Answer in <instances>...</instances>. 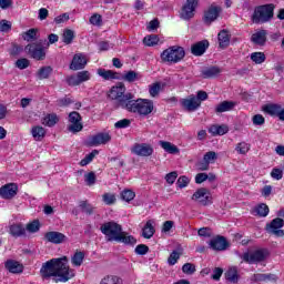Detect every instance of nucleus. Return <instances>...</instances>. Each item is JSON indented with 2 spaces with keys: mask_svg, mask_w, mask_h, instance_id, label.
Wrapping results in <instances>:
<instances>
[{
  "mask_svg": "<svg viewBox=\"0 0 284 284\" xmlns=\"http://www.w3.org/2000/svg\"><path fill=\"white\" fill-rule=\"evenodd\" d=\"M40 274L42 278L54 276V283H68L70 278H74V270H70V266H68L67 256L45 262L40 270Z\"/></svg>",
  "mask_w": 284,
  "mask_h": 284,
  "instance_id": "nucleus-1",
  "label": "nucleus"
},
{
  "mask_svg": "<svg viewBox=\"0 0 284 284\" xmlns=\"http://www.w3.org/2000/svg\"><path fill=\"white\" fill-rule=\"evenodd\" d=\"M121 108L126 110V112L145 119V116H150L154 112V101L141 98L134 100V94L126 93L123 100H121Z\"/></svg>",
  "mask_w": 284,
  "mask_h": 284,
  "instance_id": "nucleus-2",
  "label": "nucleus"
},
{
  "mask_svg": "<svg viewBox=\"0 0 284 284\" xmlns=\"http://www.w3.org/2000/svg\"><path fill=\"white\" fill-rule=\"evenodd\" d=\"M100 232L104 234L109 243L115 242L124 243V245H136V239L123 232V226L114 221L103 223L100 226Z\"/></svg>",
  "mask_w": 284,
  "mask_h": 284,
  "instance_id": "nucleus-3",
  "label": "nucleus"
},
{
  "mask_svg": "<svg viewBox=\"0 0 284 284\" xmlns=\"http://www.w3.org/2000/svg\"><path fill=\"white\" fill-rule=\"evenodd\" d=\"M276 6L274 3L263 4L255 8L252 14L253 23H268L274 19V10Z\"/></svg>",
  "mask_w": 284,
  "mask_h": 284,
  "instance_id": "nucleus-4",
  "label": "nucleus"
},
{
  "mask_svg": "<svg viewBox=\"0 0 284 284\" xmlns=\"http://www.w3.org/2000/svg\"><path fill=\"white\" fill-rule=\"evenodd\" d=\"M185 59V50L182 47L173 45L161 53L164 63H179Z\"/></svg>",
  "mask_w": 284,
  "mask_h": 284,
  "instance_id": "nucleus-5",
  "label": "nucleus"
},
{
  "mask_svg": "<svg viewBox=\"0 0 284 284\" xmlns=\"http://www.w3.org/2000/svg\"><path fill=\"white\" fill-rule=\"evenodd\" d=\"M270 256V251L267 248H258L254 251L253 253H244L241 258L244 261V263H248L250 265L254 263H261L265 261Z\"/></svg>",
  "mask_w": 284,
  "mask_h": 284,
  "instance_id": "nucleus-6",
  "label": "nucleus"
},
{
  "mask_svg": "<svg viewBox=\"0 0 284 284\" xmlns=\"http://www.w3.org/2000/svg\"><path fill=\"white\" fill-rule=\"evenodd\" d=\"M24 52L36 61H45V48L41 43H29L24 47Z\"/></svg>",
  "mask_w": 284,
  "mask_h": 284,
  "instance_id": "nucleus-7",
  "label": "nucleus"
},
{
  "mask_svg": "<svg viewBox=\"0 0 284 284\" xmlns=\"http://www.w3.org/2000/svg\"><path fill=\"white\" fill-rule=\"evenodd\" d=\"M196 8H199V0H186L180 13L181 19L184 21H190V19H193Z\"/></svg>",
  "mask_w": 284,
  "mask_h": 284,
  "instance_id": "nucleus-8",
  "label": "nucleus"
},
{
  "mask_svg": "<svg viewBox=\"0 0 284 284\" xmlns=\"http://www.w3.org/2000/svg\"><path fill=\"white\" fill-rule=\"evenodd\" d=\"M192 201L200 203V205H212V193L205 187L197 189L192 195Z\"/></svg>",
  "mask_w": 284,
  "mask_h": 284,
  "instance_id": "nucleus-9",
  "label": "nucleus"
},
{
  "mask_svg": "<svg viewBox=\"0 0 284 284\" xmlns=\"http://www.w3.org/2000/svg\"><path fill=\"white\" fill-rule=\"evenodd\" d=\"M284 227V220L281 217H276L271 221V223L266 224V232L268 234H273V236L283 237L284 231L282 230Z\"/></svg>",
  "mask_w": 284,
  "mask_h": 284,
  "instance_id": "nucleus-10",
  "label": "nucleus"
},
{
  "mask_svg": "<svg viewBox=\"0 0 284 284\" xmlns=\"http://www.w3.org/2000/svg\"><path fill=\"white\" fill-rule=\"evenodd\" d=\"M69 123H71V125H69L68 130L73 134H77V132H81V130H83V124L81 123V114H79L77 111L69 113Z\"/></svg>",
  "mask_w": 284,
  "mask_h": 284,
  "instance_id": "nucleus-11",
  "label": "nucleus"
},
{
  "mask_svg": "<svg viewBox=\"0 0 284 284\" xmlns=\"http://www.w3.org/2000/svg\"><path fill=\"white\" fill-rule=\"evenodd\" d=\"M126 95L128 93H125V84L121 82L118 83L115 87H112L109 94L110 99H112L113 101H118L120 108L121 101H123V99H125Z\"/></svg>",
  "mask_w": 284,
  "mask_h": 284,
  "instance_id": "nucleus-12",
  "label": "nucleus"
},
{
  "mask_svg": "<svg viewBox=\"0 0 284 284\" xmlns=\"http://www.w3.org/2000/svg\"><path fill=\"white\" fill-rule=\"evenodd\" d=\"M183 110L186 112H196L201 108V102L196 99V95H190L189 98L180 101Z\"/></svg>",
  "mask_w": 284,
  "mask_h": 284,
  "instance_id": "nucleus-13",
  "label": "nucleus"
},
{
  "mask_svg": "<svg viewBox=\"0 0 284 284\" xmlns=\"http://www.w3.org/2000/svg\"><path fill=\"white\" fill-rule=\"evenodd\" d=\"M19 192V186L14 183L4 184L0 187V196L6 201L14 199L16 194Z\"/></svg>",
  "mask_w": 284,
  "mask_h": 284,
  "instance_id": "nucleus-14",
  "label": "nucleus"
},
{
  "mask_svg": "<svg viewBox=\"0 0 284 284\" xmlns=\"http://www.w3.org/2000/svg\"><path fill=\"white\" fill-rule=\"evenodd\" d=\"M44 240L47 243H52L53 245H61L68 241V236L61 232L50 231L44 234Z\"/></svg>",
  "mask_w": 284,
  "mask_h": 284,
  "instance_id": "nucleus-15",
  "label": "nucleus"
},
{
  "mask_svg": "<svg viewBox=\"0 0 284 284\" xmlns=\"http://www.w3.org/2000/svg\"><path fill=\"white\" fill-rule=\"evenodd\" d=\"M112 141V135L110 133H98L89 139V145L91 148H97V145H105Z\"/></svg>",
  "mask_w": 284,
  "mask_h": 284,
  "instance_id": "nucleus-16",
  "label": "nucleus"
},
{
  "mask_svg": "<svg viewBox=\"0 0 284 284\" xmlns=\"http://www.w3.org/2000/svg\"><path fill=\"white\" fill-rule=\"evenodd\" d=\"M209 245L211 250H214L215 252H224V250H227V247H230L227 240L221 235L213 237L210 241Z\"/></svg>",
  "mask_w": 284,
  "mask_h": 284,
  "instance_id": "nucleus-17",
  "label": "nucleus"
},
{
  "mask_svg": "<svg viewBox=\"0 0 284 284\" xmlns=\"http://www.w3.org/2000/svg\"><path fill=\"white\" fill-rule=\"evenodd\" d=\"M133 154L136 156H152L154 149L148 143L135 144L132 149Z\"/></svg>",
  "mask_w": 284,
  "mask_h": 284,
  "instance_id": "nucleus-18",
  "label": "nucleus"
},
{
  "mask_svg": "<svg viewBox=\"0 0 284 284\" xmlns=\"http://www.w3.org/2000/svg\"><path fill=\"white\" fill-rule=\"evenodd\" d=\"M219 14H221V8L219 7H211L207 11L204 12L203 21L206 26H211L219 19Z\"/></svg>",
  "mask_w": 284,
  "mask_h": 284,
  "instance_id": "nucleus-19",
  "label": "nucleus"
},
{
  "mask_svg": "<svg viewBox=\"0 0 284 284\" xmlns=\"http://www.w3.org/2000/svg\"><path fill=\"white\" fill-rule=\"evenodd\" d=\"M88 65V59H85V55L82 53H78L73 57L71 64H70V70H83Z\"/></svg>",
  "mask_w": 284,
  "mask_h": 284,
  "instance_id": "nucleus-20",
  "label": "nucleus"
},
{
  "mask_svg": "<svg viewBox=\"0 0 284 284\" xmlns=\"http://www.w3.org/2000/svg\"><path fill=\"white\" fill-rule=\"evenodd\" d=\"M207 48H210V42L207 40H202L191 47V52L194 57H203Z\"/></svg>",
  "mask_w": 284,
  "mask_h": 284,
  "instance_id": "nucleus-21",
  "label": "nucleus"
},
{
  "mask_svg": "<svg viewBox=\"0 0 284 284\" xmlns=\"http://www.w3.org/2000/svg\"><path fill=\"white\" fill-rule=\"evenodd\" d=\"M252 43L255 45H265L267 43V30L262 29L255 33L252 34L251 37Z\"/></svg>",
  "mask_w": 284,
  "mask_h": 284,
  "instance_id": "nucleus-22",
  "label": "nucleus"
},
{
  "mask_svg": "<svg viewBox=\"0 0 284 284\" xmlns=\"http://www.w3.org/2000/svg\"><path fill=\"white\" fill-rule=\"evenodd\" d=\"M230 132V126L227 124H213L209 128V133L212 136H223Z\"/></svg>",
  "mask_w": 284,
  "mask_h": 284,
  "instance_id": "nucleus-23",
  "label": "nucleus"
},
{
  "mask_svg": "<svg viewBox=\"0 0 284 284\" xmlns=\"http://www.w3.org/2000/svg\"><path fill=\"white\" fill-rule=\"evenodd\" d=\"M4 267L11 274H21L23 272V264L19 263L18 261H14V260H8L4 263Z\"/></svg>",
  "mask_w": 284,
  "mask_h": 284,
  "instance_id": "nucleus-24",
  "label": "nucleus"
},
{
  "mask_svg": "<svg viewBox=\"0 0 284 284\" xmlns=\"http://www.w3.org/2000/svg\"><path fill=\"white\" fill-rule=\"evenodd\" d=\"M9 234L14 239L26 236V226L21 223H13L9 226Z\"/></svg>",
  "mask_w": 284,
  "mask_h": 284,
  "instance_id": "nucleus-25",
  "label": "nucleus"
},
{
  "mask_svg": "<svg viewBox=\"0 0 284 284\" xmlns=\"http://www.w3.org/2000/svg\"><path fill=\"white\" fill-rule=\"evenodd\" d=\"M217 41H219L220 48H222V50H225V48L230 45V31L225 29L220 31L217 34Z\"/></svg>",
  "mask_w": 284,
  "mask_h": 284,
  "instance_id": "nucleus-26",
  "label": "nucleus"
},
{
  "mask_svg": "<svg viewBox=\"0 0 284 284\" xmlns=\"http://www.w3.org/2000/svg\"><path fill=\"white\" fill-rule=\"evenodd\" d=\"M159 145L162 148V150H164V152H168V154H179V152H181L179 146L172 144V142L169 141L161 140Z\"/></svg>",
  "mask_w": 284,
  "mask_h": 284,
  "instance_id": "nucleus-27",
  "label": "nucleus"
},
{
  "mask_svg": "<svg viewBox=\"0 0 284 284\" xmlns=\"http://www.w3.org/2000/svg\"><path fill=\"white\" fill-rule=\"evenodd\" d=\"M155 232L156 230H154V221L149 220L142 229V236L143 239H152Z\"/></svg>",
  "mask_w": 284,
  "mask_h": 284,
  "instance_id": "nucleus-28",
  "label": "nucleus"
},
{
  "mask_svg": "<svg viewBox=\"0 0 284 284\" xmlns=\"http://www.w3.org/2000/svg\"><path fill=\"white\" fill-rule=\"evenodd\" d=\"M233 108H236V102L232 101H223L222 103L217 104L215 108V112L221 114L223 112H230Z\"/></svg>",
  "mask_w": 284,
  "mask_h": 284,
  "instance_id": "nucleus-29",
  "label": "nucleus"
},
{
  "mask_svg": "<svg viewBox=\"0 0 284 284\" xmlns=\"http://www.w3.org/2000/svg\"><path fill=\"white\" fill-rule=\"evenodd\" d=\"M225 278L229 281V283L236 284L239 283V268L236 266L230 267L225 273Z\"/></svg>",
  "mask_w": 284,
  "mask_h": 284,
  "instance_id": "nucleus-30",
  "label": "nucleus"
},
{
  "mask_svg": "<svg viewBox=\"0 0 284 284\" xmlns=\"http://www.w3.org/2000/svg\"><path fill=\"white\" fill-rule=\"evenodd\" d=\"M31 135L33 136L34 141H43V139H45V129L41 125L32 126Z\"/></svg>",
  "mask_w": 284,
  "mask_h": 284,
  "instance_id": "nucleus-31",
  "label": "nucleus"
},
{
  "mask_svg": "<svg viewBox=\"0 0 284 284\" xmlns=\"http://www.w3.org/2000/svg\"><path fill=\"white\" fill-rule=\"evenodd\" d=\"M50 74H52V67L47 65V67H41L37 73L36 77L40 81H43V79H50Z\"/></svg>",
  "mask_w": 284,
  "mask_h": 284,
  "instance_id": "nucleus-32",
  "label": "nucleus"
},
{
  "mask_svg": "<svg viewBox=\"0 0 284 284\" xmlns=\"http://www.w3.org/2000/svg\"><path fill=\"white\" fill-rule=\"evenodd\" d=\"M221 72V68L219 67H209L202 71L203 79H212L214 77H219Z\"/></svg>",
  "mask_w": 284,
  "mask_h": 284,
  "instance_id": "nucleus-33",
  "label": "nucleus"
},
{
  "mask_svg": "<svg viewBox=\"0 0 284 284\" xmlns=\"http://www.w3.org/2000/svg\"><path fill=\"white\" fill-rule=\"evenodd\" d=\"M57 123H59V116L54 113L48 114L42 119V125H47V128H54Z\"/></svg>",
  "mask_w": 284,
  "mask_h": 284,
  "instance_id": "nucleus-34",
  "label": "nucleus"
},
{
  "mask_svg": "<svg viewBox=\"0 0 284 284\" xmlns=\"http://www.w3.org/2000/svg\"><path fill=\"white\" fill-rule=\"evenodd\" d=\"M98 74L99 77L104 79V81H112V79H119V77H116V72L112 70L98 69Z\"/></svg>",
  "mask_w": 284,
  "mask_h": 284,
  "instance_id": "nucleus-35",
  "label": "nucleus"
},
{
  "mask_svg": "<svg viewBox=\"0 0 284 284\" xmlns=\"http://www.w3.org/2000/svg\"><path fill=\"white\" fill-rule=\"evenodd\" d=\"M282 109L283 106H281V104H267L264 108V112H266V114H270V116H278Z\"/></svg>",
  "mask_w": 284,
  "mask_h": 284,
  "instance_id": "nucleus-36",
  "label": "nucleus"
},
{
  "mask_svg": "<svg viewBox=\"0 0 284 284\" xmlns=\"http://www.w3.org/2000/svg\"><path fill=\"white\" fill-rule=\"evenodd\" d=\"M141 74L136 71H128L122 75V81H126L128 83H134V81H140Z\"/></svg>",
  "mask_w": 284,
  "mask_h": 284,
  "instance_id": "nucleus-37",
  "label": "nucleus"
},
{
  "mask_svg": "<svg viewBox=\"0 0 284 284\" xmlns=\"http://www.w3.org/2000/svg\"><path fill=\"white\" fill-rule=\"evenodd\" d=\"M100 284H123V278L116 275H106L100 281Z\"/></svg>",
  "mask_w": 284,
  "mask_h": 284,
  "instance_id": "nucleus-38",
  "label": "nucleus"
},
{
  "mask_svg": "<svg viewBox=\"0 0 284 284\" xmlns=\"http://www.w3.org/2000/svg\"><path fill=\"white\" fill-rule=\"evenodd\" d=\"M39 29H29L28 31L22 33L23 41H28L29 43L32 41H37V34Z\"/></svg>",
  "mask_w": 284,
  "mask_h": 284,
  "instance_id": "nucleus-39",
  "label": "nucleus"
},
{
  "mask_svg": "<svg viewBox=\"0 0 284 284\" xmlns=\"http://www.w3.org/2000/svg\"><path fill=\"white\" fill-rule=\"evenodd\" d=\"M254 212L257 216L265 219V216H267V214H270V206H267V204H265V203H262V204L255 206Z\"/></svg>",
  "mask_w": 284,
  "mask_h": 284,
  "instance_id": "nucleus-40",
  "label": "nucleus"
},
{
  "mask_svg": "<svg viewBox=\"0 0 284 284\" xmlns=\"http://www.w3.org/2000/svg\"><path fill=\"white\" fill-rule=\"evenodd\" d=\"M84 258H85V254H83V252H77L72 256L71 263H72V265H74V267H81V265H83Z\"/></svg>",
  "mask_w": 284,
  "mask_h": 284,
  "instance_id": "nucleus-41",
  "label": "nucleus"
},
{
  "mask_svg": "<svg viewBox=\"0 0 284 284\" xmlns=\"http://www.w3.org/2000/svg\"><path fill=\"white\" fill-rule=\"evenodd\" d=\"M251 148H252V145L250 143H247V142H240L235 146V152H237V154L245 155V154H247V152H250Z\"/></svg>",
  "mask_w": 284,
  "mask_h": 284,
  "instance_id": "nucleus-42",
  "label": "nucleus"
},
{
  "mask_svg": "<svg viewBox=\"0 0 284 284\" xmlns=\"http://www.w3.org/2000/svg\"><path fill=\"white\" fill-rule=\"evenodd\" d=\"M143 43H144V45H148V48L159 45V36H154V34L146 36L143 39Z\"/></svg>",
  "mask_w": 284,
  "mask_h": 284,
  "instance_id": "nucleus-43",
  "label": "nucleus"
},
{
  "mask_svg": "<svg viewBox=\"0 0 284 284\" xmlns=\"http://www.w3.org/2000/svg\"><path fill=\"white\" fill-rule=\"evenodd\" d=\"M97 154H99V151L98 150H93L91 153L87 154L84 156V159H82L80 161V165L82 168H85V165H89V163H92V161L94 160V156H97Z\"/></svg>",
  "mask_w": 284,
  "mask_h": 284,
  "instance_id": "nucleus-44",
  "label": "nucleus"
},
{
  "mask_svg": "<svg viewBox=\"0 0 284 284\" xmlns=\"http://www.w3.org/2000/svg\"><path fill=\"white\" fill-rule=\"evenodd\" d=\"M79 207L82 210V212H84V214H89V215L94 214V206L88 203V201H81L79 203Z\"/></svg>",
  "mask_w": 284,
  "mask_h": 284,
  "instance_id": "nucleus-45",
  "label": "nucleus"
},
{
  "mask_svg": "<svg viewBox=\"0 0 284 284\" xmlns=\"http://www.w3.org/2000/svg\"><path fill=\"white\" fill-rule=\"evenodd\" d=\"M62 41L67 45H70V43H72V41H74V31H72L70 29H65L62 34Z\"/></svg>",
  "mask_w": 284,
  "mask_h": 284,
  "instance_id": "nucleus-46",
  "label": "nucleus"
},
{
  "mask_svg": "<svg viewBox=\"0 0 284 284\" xmlns=\"http://www.w3.org/2000/svg\"><path fill=\"white\" fill-rule=\"evenodd\" d=\"M40 227H41V224L39 223V220H34L33 222L28 223L24 230H27V232H30L31 234H34L39 232Z\"/></svg>",
  "mask_w": 284,
  "mask_h": 284,
  "instance_id": "nucleus-47",
  "label": "nucleus"
},
{
  "mask_svg": "<svg viewBox=\"0 0 284 284\" xmlns=\"http://www.w3.org/2000/svg\"><path fill=\"white\" fill-rule=\"evenodd\" d=\"M251 60L253 61V63H256V64L265 63V53L253 52L251 54Z\"/></svg>",
  "mask_w": 284,
  "mask_h": 284,
  "instance_id": "nucleus-48",
  "label": "nucleus"
},
{
  "mask_svg": "<svg viewBox=\"0 0 284 284\" xmlns=\"http://www.w3.org/2000/svg\"><path fill=\"white\" fill-rule=\"evenodd\" d=\"M134 196H136V194L132 190H124L121 193L122 200L126 201V203H130V201H134Z\"/></svg>",
  "mask_w": 284,
  "mask_h": 284,
  "instance_id": "nucleus-49",
  "label": "nucleus"
},
{
  "mask_svg": "<svg viewBox=\"0 0 284 284\" xmlns=\"http://www.w3.org/2000/svg\"><path fill=\"white\" fill-rule=\"evenodd\" d=\"M159 92H161V82H155L149 87V93L151 97H159Z\"/></svg>",
  "mask_w": 284,
  "mask_h": 284,
  "instance_id": "nucleus-50",
  "label": "nucleus"
},
{
  "mask_svg": "<svg viewBox=\"0 0 284 284\" xmlns=\"http://www.w3.org/2000/svg\"><path fill=\"white\" fill-rule=\"evenodd\" d=\"M16 68L19 70H26L27 68H30V60L26 58L18 59L16 61Z\"/></svg>",
  "mask_w": 284,
  "mask_h": 284,
  "instance_id": "nucleus-51",
  "label": "nucleus"
},
{
  "mask_svg": "<svg viewBox=\"0 0 284 284\" xmlns=\"http://www.w3.org/2000/svg\"><path fill=\"white\" fill-rule=\"evenodd\" d=\"M203 159L210 165V163H214L219 159V155L214 151H209L204 154Z\"/></svg>",
  "mask_w": 284,
  "mask_h": 284,
  "instance_id": "nucleus-52",
  "label": "nucleus"
},
{
  "mask_svg": "<svg viewBox=\"0 0 284 284\" xmlns=\"http://www.w3.org/2000/svg\"><path fill=\"white\" fill-rule=\"evenodd\" d=\"M176 185L178 187H180V190H183V187H187V185H190V178L181 175L176 181Z\"/></svg>",
  "mask_w": 284,
  "mask_h": 284,
  "instance_id": "nucleus-53",
  "label": "nucleus"
},
{
  "mask_svg": "<svg viewBox=\"0 0 284 284\" xmlns=\"http://www.w3.org/2000/svg\"><path fill=\"white\" fill-rule=\"evenodd\" d=\"M84 181L89 186L94 185V183H97V174H94V172L84 174Z\"/></svg>",
  "mask_w": 284,
  "mask_h": 284,
  "instance_id": "nucleus-54",
  "label": "nucleus"
},
{
  "mask_svg": "<svg viewBox=\"0 0 284 284\" xmlns=\"http://www.w3.org/2000/svg\"><path fill=\"white\" fill-rule=\"evenodd\" d=\"M182 272L184 274H189V275H192L194 274V272H196V266L192 263H185L183 266H182Z\"/></svg>",
  "mask_w": 284,
  "mask_h": 284,
  "instance_id": "nucleus-55",
  "label": "nucleus"
},
{
  "mask_svg": "<svg viewBox=\"0 0 284 284\" xmlns=\"http://www.w3.org/2000/svg\"><path fill=\"white\" fill-rule=\"evenodd\" d=\"M78 81L81 83H85V81H90V71H80L77 73Z\"/></svg>",
  "mask_w": 284,
  "mask_h": 284,
  "instance_id": "nucleus-56",
  "label": "nucleus"
},
{
  "mask_svg": "<svg viewBox=\"0 0 284 284\" xmlns=\"http://www.w3.org/2000/svg\"><path fill=\"white\" fill-rule=\"evenodd\" d=\"M135 254L140 255V256H145V254H148V252H150V247H148V245L145 244H139L135 250H134Z\"/></svg>",
  "mask_w": 284,
  "mask_h": 284,
  "instance_id": "nucleus-57",
  "label": "nucleus"
},
{
  "mask_svg": "<svg viewBox=\"0 0 284 284\" xmlns=\"http://www.w3.org/2000/svg\"><path fill=\"white\" fill-rule=\"evenodd\" d=\"M179 258H181V254L178 251H173L168 258L169 265H176Z\"/></svg>",
  "mask_w": 284,
  "mask_h": 284,
  "instance_id": "nucleus-58",
  "label": "nucleus"
},
{
  "mask_svg": "<svg viewBox=\"0 0 284 284\" xmlns=\"http://www.w3.org/2000/svg\"><path fill=\"white\" fill-rule=\"evenodd\" d=\"M178 178L179 173H176V171H173L165 175V181L166 183H169V185H174V182L176 181Z\"/></svg>",
  "mask_w": 284,
  "mask_h": 284,
  "instance_id": "nucleus-59",
  "label": "nucleus"
},
{
  "mask_svg": "<svg viewBox=\"0 0 284 284\" xmlns=\"http://www.w3.org/2000/svg\"><path fill=\"white\" fill-rule=\"evenodd\" d=\"M253 125H265V118L262 114H255L252 118Z\"/></svg>",
  "mask_w": 284,
  "mask_h": 284,
  "instance_id": "nucleus-60",
  "label": "nucleus"
},
{
  "mask_svg": "<svg viewBox=\"0 0 284 284\" xmlns=\"http://www.w3.org/2000/svg\"><path fill=\"white\" fill-rule=\"evenodd\" d=\"M130 120L128 119H122L118 122H115L114 128H116L118 130H123V128H130Z\"/></svg>",
  "mask_w": 284,
  "mask_h": 284,
  "instance_id": "nucleus-61",
  "label": "nucleus"
},
{
  "mask_svg": "<svg viewBox=\"0 0 284 284\" xmlns=\"http://www.w3.org/2000/svg\"><path fill=\"white\" fill-rule=\"evenodd\" d=\"M12 30V24L7 20L0 21V32H10Z\"/></svg>",
  "mask_w": 284,
  "mask_h": 284,
  "instance_id": "nucleus-62",
  "label": "nucleus"
},
{
  "mask_svg": "<svg viewBox=\"0 0 284 284\" xmlns=\"http://www.w3.org/2000/svg\"><path fill=\"white\" fill-rule=\"evenodd\" d=\"M271 176L275 181H281V179H283V170H281V169H273L272 172H271Z\"/></svg>",
  "mask_w": 284,
  "mask_h": 284,
  "instance_id": "nucleus-63",
  "label": "nucleus"
},
{
  "mask_svg": "<svg viewBox=\"0 0 284 284\" xmlns=\"http://www.w3.org/2000/svg\"><path fill=\"white\" fill-rule=\"evenodd\" d=\"M102 199H103V201L106 205H112V204H114V201H116V197L113 194H110V193H105L102 196Z\"/></svg>",
  "mask_w": 284,
  "mask_h": 284,
  "instance_id": "nucleus-64",
  "label": "nucleus"
}]
</instances>
